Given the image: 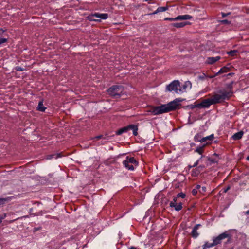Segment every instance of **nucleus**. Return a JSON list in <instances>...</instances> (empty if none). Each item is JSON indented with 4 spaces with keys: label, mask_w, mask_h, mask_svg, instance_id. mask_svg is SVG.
<instances>
[{
    "label": "nucleus",
    "mask_w": 249,
    "mask_h": 249,
    "mask_svg": "<svg viewBox=\"0 0 249 249\" xmlns=\"http://www.w3.org/2000/svg\"><path fill=\"white\" fill-rule=\"evenodd\" d=\"M214 246H215V245H214L213 241L212 243H209L208 241H206L202 246V249H206L207 248H210Z\"/></svg>",
    "instance_id": "obj_17"
},
{
    "label": "nucleus",
    "mask_w": 249,
    "mask_h": 249,
    "mask_svg": "<svg viewBox=\"0 0 249 249\" xmlns=\"http://www.w3.org/2000/svg\"><path fill=\"white\" fill-rule=\"evenodd\" d=\"M201 226V225L200 224H196L193 228L192 231L191 233V235L194 238H196L199 235V233L197 232V230L198 228Z\"/></svg>",
    "instance_id": "obj_11"
},
{
    "label": "nucleus",
    "mask_w": 249,
    "mask_h": 249,
    "mask_svg": "<svg viewBox=\"0 0 249 249\" xmlns=\"http://www.w3.org/2000/svg\"><path fill=\"white\" fill-rule=\"evenodd\" d=\"M124 91V88L121 86L114 85L111 87L107 90L108 94L115 98L120 97Z\"/></svg>",
    "instance_id": "obj_3"
},
{
    "label": "nucleus",
    "mask_w": 249,
    "mask_h": 249,
    "mask_svg": "<svg viewBox=\"0 0 249 249\" xmlns=\"http://www.w3.org/2000/svg\"><path fill=\"white\" fill-rule=\"evenodd\" d=\"M202 138V134H201V133H198L195 136L194 141L196 142H201Z\"/></svg>",
    "instance_id": "obj_22"
},
{
    "label": "nucleus",
    "mask_w": 249,
    "mask_h": 249,
    "mask_svg": "<svg viewBox=\"0 0 249 249\" xmlns=\"http://www.w3.org/2000/svg\"><path fill=\"white\" fill-rule=\"evenodd\" d=\"M220 22L221 23L224 24H229L231 23V22L229 21V20H227V19H224V20H221Z\"/></svg>",
    "instance_id": "obj_33"
},
{
    "label": "nucleus",
    "mask_w": 249,
    "mask_h": 249,
    "mask_svg": "<svg viewBox=\"0 0 249 249\" xmlns=\"http://www.w3.org/2000/svg\"><path fill=\"white\" fill-rule=\"evenodd\" d=\"M7 200V198H0V205L4 204Z\"/></svg>",
    "instance_id": "obj_31"
},
{
    "label": "nucleus",
    "mask_w": 249,
    "mask_h": 249,
    "mask_svg": "<svg viewBox=\"0 0 249 249\" xmlns=\"http://www.w3.org/2000/svg\"><path fill=\"white\" fill-rule=\"evenodd\" d=\"M205 146V144H204L202 146H199L196 148V149L195 150V152L199 153V154H202L203 152V147Z\"/></svg>",
    "instance_id": "obj_26"
},
{
    "label": "nucleus",
    "mask_w": 249,
    "mask_h": 249,
    "mask_svg": "<svg viewBox=\"0 0 249 249\" xmlns=\"http://www.w3.org/2000/svg\"><path fill=\"white\" fill-rule=\"evenodd\" d=\"M168 10L167 7H159L157 10L153 13V14H156L159 12H162Z\"/></svg>",
    "instance_id": "obj_20"
},
{
    "label": "nucleus",
    "mask_w": 249,
    "mask_h": 249,
    "mask_svg": "<svg viewBox=\"0 0 249 249\" xmlns=\"http://www.w3.org/2000/svg\"><path fill=\"white\" fill-rule=\"evenodd\" d=\"M202 157H203V155H202L201 157L198 160H199V161H200L201 160V159L202 158Z\"/></svg>",
    "instance_id": "obj_48"
},
{
    "label": "nucleus",
    "mask_w": 249,
    "mask_h": 249,
    "mask_svg": "<svg viewBox=\"0 0 249 249\" xmlns=\"http://www.w3.org/2000/svg\"><path fill=\"white\" fill-rule=\"evenodd\" d=\"M129 249H138L135 247L132 246V247H131L130 248H129Z\"/></svg>",
    "instance_id": "obj_42"
},
{
    "label": "nucleus",
    "mask_w": 249,
    "mask_h": 249,
    "mask_svg": "<svg viewBox=\"0 0 249 249\" xmlns=\"http://www.w3.org/2000/svg\"><path fill=\"white\" fill-rule=\"evenodd\" d=\"M233 83V82L232 81V82H231V83H230L229 84H228L227 85V88H229L230 89V91H232L231 89H232Z\"/></svg>",
    "instance_id": "obj_32"
},
{
    "label": "nucleus",
    "mask_w": 249,
    "mask_h": 249,
    "mask_svg": "<svg viewBox=\"0 0 249 249\" xmlns=\"http://www.w3.org/2000/svg\"><path fill=\"white\" fill-rule=\"evenodd\" d=\"M246 214L249 215V209L246 212Z\"/></svg>",
    "instance_id": "obj_44"
},
{
    "label": "nucleus",
    "mask_w": 249,
    "mask_h": 249,
    "mask_svg": "<svg viewBox=\"0 0 249 249\" xmlns=\"http://www.w3.org/2000/svg\"><path fill=\"white\" fill-rule=\"evenodd\" d=\"M247 160L249 161V155L246 158Z\"/></svg>",
    "instance_id": "obj_49"
},
{
    "label": "nucleus",
    "mask_w": 249,
    "mask_h": 249,
    "mask_svg": "<svg viewBox=\"0 0 249 249\" xmlns=\"http://www.w3.org/2000/svg\"><path fill=\"white\" fill-rule=\"evenodd\" d=\"M226 238H228L227 243L229 242L231 239V235L230 234L229 231H226L217 236L213 237L212 240L214 245L217 246L218 244H220L222 243V241Z\"/></svg>",
    "instance_id": "obj_4"
},
{
    "label": "nucleus",
    "mask_w": 249,
    "mask_h": 249,
    "mask_svg": "<svg viewBox=\"0 0 249 249\" xmlns=\"http://www.w3.org/2000/svg\"><path fill=\"white\" fill-rule=\"evenodd\" d=\"M202 189L203 191H205L206 188L205 187H202Z\"/></svg>",
    "instance_id": "obj_43"
},
{
    "label": "nucleus",
    "mask_w": 249,
    "mask_h": 249,
    "mask_svg": "<svg viewBox=\"0 0 249 249\" xmlns=\"http://www.w3.org/2000/svg\"><path fill=\"white\" fill-rule=\"evenodd\" d=\"M172 208H174L175 210L177 211H179L181 210L182 208V203L181 202L179 203L178 204H175V206L171 207Z\"/></svg>",
    "instance_id": "obj_25"
},
{
    "label": "nucleus",
    "mask_w": 249,
    "mask_h": 249,
    "mask_svg": "<svg viewBox=\"0 0 249 249\" xmlns=\"http://www.w3.org/2000/svg\"><path fill=\"white\" fill-rule=\"evenodd\" d=\"M208 160L210 161V164L216 163L218 162V158H212V157H207Z\"/></svg>",
    "instance_id": "obj_23"
},
{
    "label": "nucleus",
    "mask_w": 249,
    "mask_h": 249,
    "mask_svg": "<svg viewBox=\"0 0 249 249\" xmlns=\"http://www.w3.org/2000/svg\"><path fill=\"white\" fill-rule=\"evenodd\" d=\"M186 25V23L184 22H179V23H174L172 24V25L176 28H181L184 26Z\"/></svg>",
    "instance_id": "obj_24"
},
{
    "label": "nucleus",
    "mask_w": 249,
    "mask_h": 249,
    "mask_svg": "<svg viewBox=\"0 0 249 249\" xmlns=\"http://www.w3.org/2000/svg\"><path fill=\"white\" fill-rule=\"evenodd\" d=\"M188 167L189 169H191L192 167H193V165H188Z\"/></svg>",
    "instance_id": "obj_45"
},
{
    "label": "nucleus",
    "mask_w": 249,
    "mask_h": 249,
    "mask_svg": "<svg viewBox=\"0 0 249 249\" xmlns=\"http://www.w3.org/2000/svg\"><path fill=\"white\" fill-rule=\"evenodd\" d=\"M15 70L18 71H22L24 70V69L20 66H18L15 68Z\"/></svg>",
    "instance_id": "obj_34"
},
{
    "label": "nucleus",
    "mask_w": 249,
    "mask_h": 249,
    "mask_svg": "<svg viewBox=\"0 0 249 249\" xmlns=\"http://www.w3.org/2000/svg\"><path fill=\"white\" fill-rule=\"evenodd\" d=\"M223 72V69H221L216 74V75H217L218 73H221Z\"/></svg>",
    "instance_id": "obj_41"
},
{
    "label": "nucleus",
    "mask_w": 249,
    "mask_h": 249,
    "mask_svg": "<svg viewBox=\"0 0 249 249\" xmlns=\"http://www.w3.org/2000/svg\"><path fill=\"white\" fill-rule=\"evenodd\" d=\"M176 130V129H175L173 128V129H172V131H175Z\"/></svg>",
    "instance_id": "obj_50"
},
{
    "label": "nucleus",
    "mask_w": 249,
    "mask_h": 249,
    "mask_svg": "<svg viewBox=\"0 0 249 249\" xmlns=\"http://www.w3.org/2000/svg\"><path fill=\"white\" fill-rule=\"evenodd\" d=\"M39 229V228H35L34 229V231H37V230H38Z\"/></svg>",
    "instance_id": "obj_47"
},
{
    "label": "nucleus",
    "mask_w": 249,
    "mask_h": 249,
    "mask_svg": "<svg viewBox=\"0 0 249 249\" xmlns=\"http://www.w3.org/2000/svg\"><path fill=\"white\" fill-rule=\"evenodd\" d=\"M93 17H95L96 18H98L102 19H106L108 18V14L106 13L104 14H100V13H96L92 15Z\"/></svg>",
    "instance_id": "obj_15"
},
{
    "label": "nucleus",
    "mask_w": 249,
    "mask_h": 249,
    "mask_svg": "<svg viewBox=\"0 0 249 249\" xmlns=\"http://www.w3.org/2000/svg\"><path fill=\"white\" fill-rule=\"evenodd\" d=\"M213 102L212 100V98L206 99L201 102L200 104L197 105V107H202L208 108L211 105H213Z\"/></svg>",
    "instance_id": "obj_10"
},
{
    "label": "nucleus",
    "mask_w": 249,
    "mask_h": 249,
    "mask_svg": "<svg viewBox=\"0 0 249 249\" xmlns=\"http://www.w3.org/2000/svg\"><path fill=\"white\" fill-rule=\"evenodd\" d=\"M213 138H214L213 134H211L210 136H208L203 137L202 138L201 143L204 142H206L207 141H211L213 140Z\"/></svg>",
    "instance_id": "obj_19"
},
{
    "label": "nucleus",
    "mask_w": 249,
    "mask_h": 249,
    "mask_svg": "<svg viewBox=\"0 0 249 249\" xmlns=\"http://www.w3.org/2000/svg\"><path fill=\"white\" fill-rule=\"evenodd\" d=\"M232 94L233 92L231 91L220 90L217 93L213 95L211 98L213 104H215L222 102L225 100H228Z\"/></svg>",
    "instance_id": "obj_2"
},
{
    "label": "nucleus",
    "mask_w": 249,
    "mask_h": 249,
    "mask_svg": "<svg viewBox=\"0 0 249 249\" xmlns=\"http://www.w3.org/2000/svg\"><path fill=\"white\" fill-rule=\"evenodd\" d=\"M179 94L185 92L188 89L192 88V83L189 81H186L183 83L179 82Z\"/></svg>",
    "instance_id": "obj_8"
},
{
    "label": "nucleus",
    "mask_w": 249,
    "mask_h": 249,
    "mask_svg": "<svg viewBox=\"0 0 249 249\" xmlns=\"http://www.w3.org/2000/svg\"><path fill=\"white\" fill-rule=\"evenodd\" d=\"M185 196L186 195L184 193L180 192L177 195V197H178V198L181 197L182 198H184L185 197Z\"/></svg>",
    "instance_id": "obj_30"
},
{
    "label": "nucleus",
    "mask_w": 249,
    "mask_h": 249,
    "mask_svg": "<svg viewBox=\"0 0 249 249\" xmlns=\"http://www.w3.org/2000/svg\"><path fill=\"white\" fill-rule=\"evenodd\" d=\"M130 130L133 131V134L134 136L138 135V125H127L123 127L116 131L115 134L116 135H121L123 133H126Z\"/></svg>",
    "instance_id": "obj_5"
},
{
    "label": "nucleus",
    "mask_w": 249,
    "mask_h": 249,
    "mask_svg": "<svg viewBox=\"0 0 249 249\" xmlns=\"http://www.w3.org/2000/svg\"><path fill=\"white\" fill-rule=\"evenodd\" d=\"M244 134V132L243 131H240L238 132H237L234 134L232 136L231 138L235 141L240 140Z\"/></svg>",
    "instance_id": "obj_14"
},
{
    "label": "nucleus",
    "mask_w": 249,
    "mask_h": 249,
    "mask_svg": "<svg viewBox=\"0 0 249 249\" xmlns=\"http://www.w3.org/2000/svg\"><path fill=\"white\" fill-rule=\"evenodd\" d=\"M6 215L4 213L3 215L0 216V224L2 222V220L6 217Z\"/></svg>",
    "instance_id": "obj_35"
},
{
    "label": "nucleus",
    "mask_w": 249,
    "mask_h": 249,
    "mask_svg": "<svg viewBox=\"0 0 249 249\" xmlns=\"http://www.w3.org/2000/svg\"><path fill=\"white\" fill-rule=\"evenodd\" d=\"M208 129L207 125H201L199 129V132L202 134V132L206 131Z\"/></svg>",
    "instance_id": "obj_28"
},
{
    "label": "nucleus",
    "mask_w": 249,
    "mask_h": 249,
    "mask_svg": "<svg viewBox=\"0 0 249 249\" xmlns=\"http://www.w3.org/2000/svg\"><path fill=\"white\" fill-rule=\"evenodd\" d=\"M178 197H174L172 201L170 203V206H175V204H177Z\"/></svg>",
    "instance_id": "obj_29"
},
{
    "label": "nucleus",
    "mask_w": 249,
    "mask_h": 249,
    "mask_svg": "<svg viewBox=\"0 0 249 249\" xmlns=\"http://www.w3.org/2000/svg\"><path fill=\"white\" fill-rule=\"evenodd\" d=\"M230 14V13H228L227 14L223 13V12L221 13V15H222V17H225L227 16L228 15H229Z\"/></svg>",
    "instance_id": "obj_38"
},
{
    "label": "nucleus",
    "mask_w": 249,
    "mask_h": 249,
    "mask_svg": "<svg viewBox=\"0 0 249 249\" xmlns=\"http://www.w3.org/2000/svg\"><path fill=\"white\" fill-rule=\"evenodd\" d=\"M237 53H238V51L235 50H231V51H230L227 52L228 54H229L230 56H232L236 55L237 54Z\"/></svg>",
    "instance_id": "obj_27"
},
{
    "label": "nucleus",
    "mask_w": 249,
    "mask_h": 249,
    "mask_svg": "<svg viewBox=\"0 0 249 249\" xmlns=\"http://www.w3.org/2000/svg\"><path fill=\"white\" fill-rule=\"evenodd\" d=\"M213 156H216L217 158L218 157V155L215 153L213 154Z\"/></svg>",
    "instance_id": "obj_46"
},
{
    "label": "nucleus",
    "mask_w": 249,
    "mask_h": 249,
    "mask_svg": "<svg viewBox=\"0 0 249 249\" xmlns=\"http://www.w3.org/2000/svg\"><path fill=\"white\" fill-rule=\"evenodd\" d=\"M197 193V191L196 189H193L192 190V194L193 195L195 196Z\"/></svg>",
    "instance_id": "obj_36"
},
{
    "label": "nucleus",
    "mask_w": 249,
    "mask_h": 249,
    "mask_svg": "<svg viewBox=\"0 0 249 249\" xmlns=\"http://www.w3.org/2000/svg\"><path fill=\"white\" fill-rule=\"evenodd\" d=\"M180 101V100L176 98L167 104L162 105L154 107L152 109V112L154 114L157 115L175 110L180 105L179 102Z\"/></svg>",
    "instance_id": "obj_1"
},
{
    "label": "nucleus",
    "mask_w": 249,
    "mask_h": 249,
    "mask_svg": "<svg viewBox=\"0 0 249 249\" xmlns=\"http://www.w3.org/2000/svg\"><path fill=\"white\" fill-rule=\"evenodd\" d=\"M204 168V165H200L196 167L192 171V175L194 177H197Z\"/></svg>",
    "instance_id": "obj_12"
},
{
    "label": "nucleus",
    "mask_w": 249,
    "mask_h": 249,
    "mask_svg": "<svg viewBox=\"0 0 249 249\" xmlns=\"http://www.w3.org/2000/svg\"><path fill=\"white\" fill-rule=\"evenodd\" d=\"M36 108L38 111L41 112L45 111V109H46V107L44 106L42 100L39 102Z\"/></svg>",
    "instance_id": "obj_16"
},
{
    "label": "nucleus",
    "mask_w": 249,
    "mask_h": 249,
    "mask_svg": "<svg viewBox=\"0 0 249 249\" xmlns=\"http://www.w3.org/2000/svg\"><path fill=\"white\" fill-rule=\"evenodd\" d=\"M230 189V187L229 186H228L226 189H224V193L227 192Z\"/></svg>",
    "instance_id": "obj_39"
},
{
    "label": "nucleus",
    "mask_w": 249,
    "mask_h": 249,
    "mask_svg": "<svg viewBox=\"0 0 249 249\" xmlns=\"http://www.w3.org/2000/svg\"><path fill=\"white\" fill-rule=\"evenodd\" d=\"M138 163V161L134 158H129L128 157H127L126 160L123 162V165L126 168L131 171H133L134 170L133 165H137Z\"/></svg>",
    "instance_id": "obj_6"
},
{
    "label": "nucleus",
    "mask_w": 249,
    "mask_h": 249,
    "mask_svg": "<svg viewBox=\"0 0 249 249\" xmlns=\"http://www.w3.org/2000/svg\"><path fill=\"white\" fill-rule=\"evenodd\" d=\"M199 162V160H197L196 162H195L194 163V164L193 165V167H196L198 165Z\"/></svg>",
    "instance_id": "obj_37"
},
{
    "label": "nucleus",
    "mask_w": 249,
    "mask_h": 249,
    "mask_svg": "<svg viewBox=\"0 0 249 249\" xmlns=\"http://www.w3.org/2000/svg\"><path fill=\"white\" fill-rule=\"evenodd\" d=\"M179 81L174 80L166 86V90L169 92H173L177 94H179Z\"/></svg>",
    "instance_id": "obj_7"
},
{
    "label": "nucleus",
    "mask_w": 249,
    "mask_h": 249,
    "mask_svg": "<svg viewBox=\"0 0 249 249\" xmlns=\"http://www.w3.org/2000/svg\"><path fill=\"white\" fill-rule=\"evenodd\" d=\"M62 157V153H54V154L47 155L46 159H47V160H51L52 159H58L59 158H61Z\"/></svg>",
    "instance_id": "obj_13"
},
{
    "label": "nucleus",
    "mask_w": 249,
    "mask_h": 249,
    "mask_svg": "<svg viewBox=\"0 0 249 249\" xmlns=\"http://www.w3.org/2000/svg\"><path fill=\"white\" fill-rule=\"evenodd\" d=\"M101 139L105 140L107 142V141H108L109 140V137L108 136H104L103 135H98V136L92 138V139L93 141H96V140H100Z\"/></svg>",
    "instance_id": "obj_18"
},
{
    "label": "nucleus",
    "mask_w": 249,
    "mask_h": 249,
    "mask_svg": "<svg viewBox=\"0 0 249 249\" xmlns=\"http://www.w3.org/2000/svg\"><path fill=\"white\" fill-rule=\"evenodd\" d=\"M192 16L189 15H179L174 18H166L165 20L176 21L179 20H188L192 18Z\"/></svg>",
    "instance_id": "obj_9"
},
{
    "label": "nucleus",
    "mask_w": 249,
    "mask_h": 249,
    "mask_svg": "<svg viewBox=\"0 0 249 249\" xmlns=\"http://www.w3.org/2000/svg\"><path fill=\"white\" fill-rule=\"evenodd\" d=\"M200 188H201V186H200V185H197L196 186V187H195V189H196L197 191V190H198V189H200Z\"/></svg>",
    "instance_id": "obj_40"
},
{
    "label": "nucleus",
    "mask_w": 249,
    "mask_h": 249,
    "mask_svg": "<svg viewBox=\"0 0 249 249\" xmlns=\"http://www.w3.org/2000/svg\"><path fill=\"white\" fill-rule=\"evenodd\" d=\"M220 59V57L216 56L215 57H209L208 58V63L209 64H213L214 62H216Z\"/></svg>",
    "instance_id": "obj_21"
},
{
    "label": "nucleus",
    "mask_w": 249,
    "mask_h": 249,
    "mask_svg": "<svg viewBox=\"0 0 249 249\" xmlns=\"http://www.w3.org/2000/svg\"><path fill=\"white\" fill-rule=\"evenodd\" d=\"M92 20H94V21H97V20H98L97 19H93Z\"/></svg>",
    "instance_id": "obj_51"
}]
</instances>
